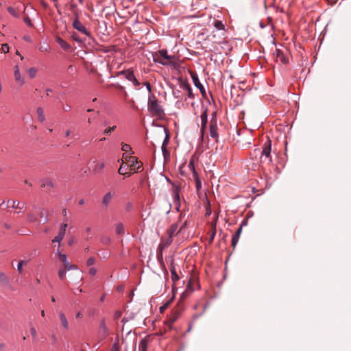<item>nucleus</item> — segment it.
I'll return each mask as SVG.
<instances>
[{
    "mask_svg": "<svg viewBox=\"0 0 351 351\" xmlns=\"http://www.w3.org/2000/svg\"><path fill=\"white\" fill-rule=\"evenodd\" d=\"M215 234H216V225L215 224L213 226V228H212V232H211L210 236V243L213 242Z\"/></svg>",
    "mask_w": 351,
    "mask_h": 351,
    "instance_id": "37",
    "label": "nucleus"
},
{
    "mask_svg": "<svg viewBox=\"0 0 351 351\" xmlns=\"http://www.w3.org/2000/svg\"><path fill=\"white\" fill-rule=\"evenodd\" d=\"M276 58L277 59V61H280V62L283 64H286L288 62L287 58L284 54L283 51L279 49H277L276 50Z\"/></svg>",
    "mask_w": 351,
    "mask_h": 351,
    "instance_id": "12",
    "label": "nucleus"
},
{
    "mask_svg": "<svg viewBox=\"0 0 351 351\" xmlns=\"http://www.w3.org/2000/svg\"><path fill=\"white\" fill-rule=\"evenodd\" d=\"M191 77H192V80H193V82L195 86L199 89L202 96L205 97L206 96L205 88H204L203 85L200 83L197 75L196 73H191Z\"/></svg>",
    "mask_w": 351,
    "mask_h": 351,
    "instance_id": "9",
    "label": "nucleus"
},
{
    "mask_svg": "<svg viewBox=\"0 0 351 351\" xmlns=\"http://www.w3.org/2000/svg\"><path fill=\"white\" fill-rule=\"evenodd\" d=\"M27 220L29 223H33V222L36 221L37 218H36V215L32 212H29L27 214Z\"/></svg>",
    "mask_w": 351,
    "mask_h": 351,
    "instance_id": "25",
    "label": "nucleus"
},
{
    "mask_svg": "<svg viewBox=\"0 0 351 351\" xmlns=\"http://www.w3.org/2000/svg\"><path fill=\"white\" fill-rule=\"evenodd\" d=\"M207 110H204L203 113L201 114V124H207L208 120H207Z\"/></svg>",
    "mask_w": 351,
    "mask_h": 351,
    "instance_id": "29",
    "label": "nucleus"
},
{
    "mask_svg": "<svg viewBox=\"0 0 351 351\" xmlns=\"http://www.w3.org/2000/svg\"><path fill=\"white\" fill-rule=\"evenodd\" d=\"M8 12L12 14L13 16L18 18L19 16L17 12L15 10V9L11 6L8 8Z\"/></svg>",
    "mask_w": 351,
    "mask_h": 351,
    "instance_id": "34",
    "label": "nucleus"
},
{
    "mask_svg": "<svg viewBox=\"0 0 351 351\" xmlns=\"http://www.w3.org/2000/svg\"><path fill=\"white\" fill-rule=\"evenodd\" d=\"M78 14H75V17L73 21V27L77 31L90 37V33L86 29V27L79 21Z\"/></svg>",
    "mask_w": 351,
    "mask_h": 351,
    "instance_id": "4",
    "label": "nucleus"
},
{
    "mask_svg": "<svg viewBox=\"0 0 351 351\" xmlns=\"http://www.w3.org/2000/svg\"><path fill=\"white\" fill-rule=\"evenodd\" d=\"M193 178L195 182L199 180L197 171L193 172Z\"/></svg>",
    "mask_w": 351,
    "mask_h": 351,
    "instance_id": "59",
    "label": "nucleus"
},
{
    "mask_svg": "<svg viewBox=\"0 0 351 351\" xmlns=\"http://www.w3.org/2000/svg\"><path fill=\"white\" fill-rule=\"evenodd\" d=\"M125 168L123 167V165H121L119 167L118 172L121 175H125L127 173L125 171Z\"/></svg>",
    "mask_w": 351,
    "mask_h": 351,
    "instance_id": "50",
    "label": "nucleus"
},
{
    "mask_svg": "<svg viewBox=\"0 0 351 351\" xmlns=\"http://www.w3.org/2000/svg\"><path fill=\"white\" fill-rule=\"evenodd\" d=\"M188 167L190 171H192V173L196 171L193 160H190L189 164L188 165Z\"/></svg>",
    "mask_w": 351,
    "mask_h": 351,
    "instance_id": "46",
    "label": "nucleus"
},
{
    "mask_svg": "<svg viewBox=\"0 0 351 351\" xmlns=\"http://www.w3.org/2000/svg\"><path fill=\"white\" fill-rule=\"evenodd\" d=\"M26 263H27V261H20L19 262V264H18V266H17V269H18V271H19V272L20 274H21L22 271H23V269H22L23 266L24 265H25Z\"/></svg>",
    "mask_w": 351,
    "mask_h": 351,
    "instance_id": "41",
    "label": "nucleus"
},
{
    "mask_svg": "<svg viewBox=\"0 0 351 351\" xmlns=\"http://www.w3.org/2000/svg\"><path fill=\"white\" fill-rule=\"evenodd\" d=\"M66 270L63 267L59 269L58 271V276L61 280H64L65 278Z\"/></svg>",
    "mask_w": 351,
    "mask_h": 351,
    "instance_id": "35",
    "label": "nucleus"
},
{
    "mask_svg": "<svg viewBox=\"0 0 351 351\" xmlns=\"http://www.w3.org/2000/svg\"><path fill=\"white\" fill-rule=\"evenodd\" d=\"M60 321H61L62 326L65 329H68L69 328V323L66 318L65 315L63 313H60Z\"/></svg>",
    "mask_w": 351,
    "mask_h": 351,
    "instance_id": "20",
    "label": "nucleus"
},
{
    "mask_svg": "<svg viewBox=\"0 0 351 351\" xmlns=\"http://www.w3.org/2000/svg\"><path fill=\"white\" fill-rule=\"evenodd\" d=\"M214 26L217 29H224V25L221 21L216 20L214 22Z\"/></svg>",
    "mask_w": 351,
    "mask_h": 351,
    "instance_id": "32",
    "label": "nucleus"
},
{
    "mask_svg": "<svg viewBox=\"0 0 351 351\" xmlns=\"http://www.w3.org/2000/svg\"><path fill=\"white\" fill-rule=\"evenodd\" d=\"M170 271L171 274V279L173 281H176L179 279V276L176 272L175 267L171 264V267L170 268Z\"/></svg>",
    "mask_w": 351,
    "mask_h": 351,
    "instance_id": "22",
    "label": "nucleus"
},
{
    "mask_svg": "<svg viewBox=\"0 0 351 351\" xmlns=\"http://www.w3.org/2000/svg\"><path fill=\"white\" fill-rule=\"evenodd\" d=\"M113 195L114 194L112 193V192H108L104 197H103V199H102V204L105 206V207H107L110 202H111V200L112 199V197H113Z\"/></svg>",
    "mask_w": 351,
    "mask_h": 351,
    "instance_id": "14",
    "label": "nucleus"
},
{
    "mask_svg": "<svg viewBox=\"0 0 351 351\" xmlns=\"http://www.w3.org/2000/svg\"><path fill=\"white\" fill-rule=\"evenodd\" d=\"M160 56H161L162 57V61L164 62H167V65H169V64H171L173 63V60H174V58H175L174 56L168 55L167 51L165 49L160 50Z\"/></svg>",
    "mask_w": 351,
    "mask_h": 351,
    "instance_id": "10",
    "label": "nucleus"
},
{
    "mask_svg": "<svg viewBox=\"0 0 351 351\" xmlns=\"http://www.w3.org/2000/svg\"><path fill=\"white\" fill-rule=\"evenodd\" d=\"M258 152L263 155L269 158V164L271 163L272 159L271 156V141L268 140V141L264 144L262 151Z\"/></svg>",
    "mask_w": 351,
    "mask_h": 351,
    "instance_id": "8",
    "label": "nucleus"
},
{
    "mask_svg": "<svg viewBox=\"0 0 351 351\" xmlns=\"http://www.w3.org/2000/svg\"><path fill=\"white\" fill-rule=\"evenodd\" d=\"M116 233L117 234H124V226L122 223H119L116 225Z\"/></svg>",
    "mask_w": 351,
    "mask_h": 351,
    "instance_id": "24",
    "label": "nucleus"
},
{
    "mask_svg": "<svg viewBox=\"0 0 351 351\" xmlns=\"http://www.w3.org/2000/svg\"><path fill=\"white\" fill-rule=\"evenodd\" d=\"M32 335L35 338L36 337V330L34 327L30 328Z\"/></svg>",
    "mask_w": 351,
    "mask_h": 351,
    "instance_id": "58",
    "label": "nucleus"
},
{
    "mask_svg": "<svg viewBox=\"0 0 351 351\" xmlns=\"http://www.w3.org/2000/svg\"><path fill=\"white\" fill-rule=\"evenodd\" d=\"M148 109L154 115L158 117H162L165 114L162 106L159 104L158 100L154 95L149 97Z\"/></svg>",
    "mask_w": 351,
    "mask_h": 351,
    "instance_id": "1",
    "label": "nucleus"
},
{
    "mask_svg": "<svg viewBox=\"0 0 351 351\" xmlns=\"http://www.w3.org/2000/svg\"><path fill=\"white\" fill-rule=\"evenodd\" d=\"M104 168V163H103V162H101V163L96 162L95 164V166L93 167V171L95 173H97L101 172Z\"/></svg>",
    "mask_w": 351,
    "mask_h": 351,
    "instance_id": "21",
    "label": "nucleus"
},
{
    "mask_svg": "<svg viewBox=\"0 0 351 351\" xmlns=\"http://www.w3.org/2000/svg\"><path fill=\"white\" fill-rule=\"evenodd\" d=\"M239 237H236L234 234L233 235L232 238V246L233 247V248H234L239 241Z\"/></svg>",
    "mask_w": 351,
    "mask_h": 351,
    "instance_id": "45",
    "label": "nucleus"
},
{
    "mask_svg": "<svg viewBox=\"0 0 351 351\" xmlns=\"http://www.w3.org/2000/svg\"><path fill=\"white\" fill-rule=\"evenodd\" d=\"M122 315V313L121 311H116L114 314V319H119Z\"/></svg>",
    "mask_w": 351,
    "mask_h": 351,
    "instance_id": "49",
    "label": "nucleus"
},
{
    "mask_svg": "<svg viewBox=\"0 0 351 351\" xmlns=\"http://www.w3.org/2000/svg\"><path fill=\"white\" fill-rule=\"evenodd\" d=\"M144 84L146 86L147 89L148 90V91H149V93H151V92H152V86H151V84H149V82H145L144 83Z\"/></svg>",
    "mask_w": 351,
    "mask_h": 351,
    "instance_id": "56",
    "label": "nucleus"
},
{
    "mask_svg": "<svg viewBox=\"0 0 351 351\" xmlns=\"http://www.w3.org/2000/svg\"><path fill=\"white\" fill-rule=\"evenodd\" d=\"M169 135L167 134H166V137L162 143V145H167L169 143Z\"/></svg>",
    "mask_w": 351,
    "mask_h": 351,
    "instance_id": "60",
    "label": "nucleus"
},
{
    "mask_svg": "<svg viewBox=\"0 0 351 351\" xmlns=\"http://www.w3.org/2000/svg\"><path fill=\"white\" fill-rule=\"evenodd\" d=\"M67 226L68 224L66 222H64L61 225L58 234L52 240L53 243H58L59 244L60 243V242L64 239Z\"/></svg>",
    "mask_w": 351,
    "mask_h": 351,
    "instance_id": "7",
    "label": "nucleus"
},
{
    "mask_svg": "<svg viewBox=\"0 0 351 351\" xmlns=\"http://www.w3.org/2000/svg\"><path fill=\"white\" fill-rule=\"evenodd\" d=\"M195 185H196V188H197V190H199L201 188L202 184H201L200 180H197L195 182Z\"/></svg>",
    "mask_w": 351,
    "mask_h": 351,
    "instance_id": "61",
    "label": "nucleus"
},
{
    "mask_svg": "<svg viewBox=\"0 0 351 351\" xmlns=\"http://www.w3.org/2000/svg\"><path fill=\"white\" fill-rule=\"evenodd\" d=\"M123 158L128 162L130 167L135 171H138L139 169L142 167L143 164L141 161L138 160V158L135 156H125L123 155Z\"/></svg>",
    "mask_w": 351,
    "mask_h": 351,
    "instance_id": "2",
    "label": "nucleus"
},
{
    "mask_svg": "<svg viewBox=\"0 0 351 351\" xmlns=\"http://www.w3.org/2000/svg\"><path fill=\"white\" fill-rule=\"evenodd\" d=\"M132 208V204L131 203H128L126 206L127 210H130Z\"/></svg>",
    "mask_w": 351,
    "mask_h": 351,
    "instance_id": "62",
    "label": "nucleus"
},
{
    "mask_svg": "<svg viewBox=\"0 0 351 351\" xmlns=\"http://www.w3.org/2000/svg\"><path fill=\"white\" fill-rule=\"evenodd\" d=\"M25 204L16 199L8 200L6 203V206H10L12 208L19 209L17 213H21V210L25 208Z\"/></svg>",
    "mask_w": 351,
    "mask_h": 351,
    "instance_id": "6",
    "label": "nucleus"
},
{
    "mask_svg": "<svg viewBox=\"0 0 351 351\" xmlns=\"http://www.w3.org/2000/svg\"><path fill=\"white\" fill-rule=\"evenodd\" d=\"M259 162H260V163H268L269 164V158L266 157L265 156L261 154Z\"/></svg>",
    "mask_w": 351,
    "mask_h": 351,
    "instance_id": "43",
    "label": "nucleus"
},
{
    "mask_svg": "<svg viewBox=\"0 0 351 351\" xmlns=\"http://www.w3.org/2000/svg\"><path fill=\"white\" fill-rule=\"evenodd\" d=\"M177 230V225L173 224L171 227L167 230V233L170 237H173L175 232Z\"/></svg>",
    "mask_w": 351,
    "mask_h": 351,
    "instance_id": "28",
    "label": "nucleus"
},
{
    "mask_svg": "<svg viewBox=\"0 0 351 351\" xmlns=\"http://www.w3.org/2000/svg\"><path fill=\"white\" fill-rule=\"evenodd\" d=\"M88 273L91 275V276H95L97 273V269L94 267H92L89 269V271Z\"/></svg>",
    "mask_w": 351,
    "mask_h": 351,
    "instance_id": "54",
    "label": "nucleus"
},
{
    "mask_svg": "<svg viewBox=\"0 0 351 351\" xmlns=\"http://www.w3.org/2000/svg\"><path fill=\"white\" fill-rule=\"evenodd\" d=\"M109 351H121L119 346V340L116 339L111 349Z\"/></svg>",
    "mask_w": 351,
    "mask_h": 351,
    "instance_id": "27",
    "label": "nucleus"
},
{
    "mask_svg": "<svg viewBox=\"0 0 351 351\" xmlns=\"http://www.w3.org/2000/svg\"><path fill=\"white\" fill-rule=\"evenodd\" d=\"M206 125L207 124H201V128H200V134H201V138H203L206 129Z\"/></svg>",
    "mask_w": 351,
    "mask_h": 351,
    "instance_id": "47",
    "label": "nucleus"
},
{
    "mask_svg": "<svg viewBox=\"0 0 351 351\" xmlns=\"http://www.w3.org/2000/svg\"><path fill=\"white\" fill-rule=\"evenodd\" d=\"M184 87L186 88V89L187 90V92H188V97H193V91H192V88L191 87L189 86V84H184Z\"/></svg>",
    "mask_w": 351,
    "mask_h": 351,
    "instance_id": "39",
    "label": "nucleus"
},
{
    "mask_svg": "<svg viewBox=\"0 0 351 351\" xmlns=\"http://www.w3.org/2000/svg\"><path fill=\"white\" fill-rule=\"evenodd\" d=\"M148 341L146 339H142L138 346V351H147Z\"/></svg>",
    "mask_w": 351,
    "mask_h": 351,
    "instance_id": "19",
    "label": "nucleus"
},
{
    "mask_svg": "<svg viewBox=\"0 0 351 351\" xmlns=\"http://www.w3.org/2000/svg\"><path fill=\"white\" fill-rule=\"evenodd\" d=\"M63 267L66 270L69 271L71 269H77V266L75 265H71L69 263H66L65 265H63Z\"/></svg>",
    "mask_w": 351,
    "mask_h": 351,
    "instance_id": "40",
    "label": "nucleus"
},
{
    "mask_svg": "<svg viewBox=\"0 0 351 351\" xmlns=\"http://www.w3.org/2000/svg\"><path fill=\"white\" fill-rule=\"evenodd\" d=\"M14 79L16 82H19L21 85H23L25 84V80L21 77L18 66H16L14 68Z\"/></svg>",
    "mask_w": 351,
    "mask_h": 351,
    "instance_id": "15",
    "label": "nucleus"
},
{
    "mask_svg": "<svg viewBox=\"0 0 351 351\" xmlns=\"http://www.w3.org/2000/svg\"><path fill=\"white\" fill-rule=\"evenodd\" d=\"M56 41L60 45V46L64 50L69 51L71 48V45L69 43H67L65 40H64L62 38H60V36L56 37Z\"/></svg>",
    "mask_w": 351,
    "mask_h": 351,
    "instance_id": "13",
    "label": "nucleus"
},
{
    "mask_svg": "<svg viewBox=\"0 0 351 351\" xmlns=\"http://www.w3.org/2000/svg\"><path fill=\"white\" fill-rule=\"evenodd\" d=\"M95 258H93V257H90V258L87 260V261H86V265H87V266H91V265H94V264H95Z\"/></svg>",
    "mask_w": 351,
    "mask_h": 351,
    "instance_id": "48",
    "label": "nucleus"
},
{
    "mask_svg": "<svg viewBox=\"0 0 351 351\" xmlns=\"http://www.w3.org/2000/svg\"><path fill=\"white\" fill-rule=\"evenodd\" d=\"M121 149L125 152H131V154L134 153L133 152H132V148L130 145L125 143H121Z\"/></svg>",
    "mask_w": 351,
    "mask_h": 351,
    "instance_id": "30",
    "label": "nucleus"
},
{
    "mask_svg": "<svg viewBox=\"0 0 351 351\" xmlns=\"http://www.w3.org/2000/svg\"><path fill=\"white\" fill-rule=\"evenodd\" d=\"M0 282H3L5 285L9 283V278L6 274L2 271H0Z\"/></svg>",
    "mask_w": 351,
    "mask_h": 351,
    "instance_id": "26",
    "label": "nucleus"
},
{
    "mask_svg": "<svg viewBox=\"0 0 351 351\" xmlns=\"http://www.w3.org/2000/svg\"><path fill=\"white\" fill-rule=\"evenodd\" d=\"M241 232H242V225H241V226H239V228H238V230H237V232H235L234 235H235L236 237H240V235H241Z\"/></svg>",
    "mask_w": 351,
    "mask_h": 351,
    "instance_id": "52",
    "label": "nucleus"
},
{
    "mask_svg": "<svg viewBox=\"0 0 351 351\" xmlns=\"http://www.w3.org/2000/svg\"><path fill=\"white\" fill-rule=\"evenodd\" d=\"M160 51H158L157 52H155L153 54V60H154V62L159 63V64H161L162 65H167V62H164L162 61V57L161 56H160Z\"/></svg>",
    "mask_w": 351,
    "mask_h": 351,
    "instance_id": "16",
    "label": "nucleus"
},
{
    "mask_svg": "<svg viewBox=\"0 0 351 351\" xmlns=\"http://www.w3.org/2000/svg\"><path fill=\"white\" fill-rule=\"evenodd\" d=\"M62 109H63L64 111L68 112V111L71 110V106L66 104V106H63Z\"/></svg>",
    "mask_w": 351,
    "mask_h": 351,
    "instance_id": "57",
    "label": "nucleus"
},
{
    "mask_svg": "<svg viewBox=\"0 0 351 351\" xmlns=\"http://www.w3.org/2000/svg\"><path fill=\"white\" fill-rule=\"evenodd\" d=\"M217 117L216 114L214 113L213 114V117L210 121V125H209V132H210V136L214 138L216 141L218 140V133H217Z\"/></svg>",
    "mask_w": 351,
    "mask_h": 351,
    "instance_id": "3",
    "label": "nucleus"
},
{
    "mask_svg": "<svg viewBox=\"0 0 351 351\" xmlns=\"http://www.w3.org/2000/svg\"><path fill=\"white\" fill-rule=\"evenodd\" d=\"M172 241H173V237H170L169 236V238L167 239V241H165V246H168L171 243H172Z\"/></svg>",
    "mask_w": 351,
    "mask_h": 351,
    "instance_id": "53",
    "label": "nucleus"
},
{
    "mask_svg": "<svg viewBox=\"0 0 351 351\" xmlns=\"http://www.w3.org/2000/svg\"><path fill=\"white\" fill-rule=\"evenodd\" d=\"M71 38L76 42L77 43H83L84 41V39L81 38L78 34L75 32H73L72 35H71Z\"/></svg>",
    "mask_w": 351,
    "mask_h": 351,
    "instance_id": "33",
    "label": "nucleus"
},
{
    "mask_svg": "<svg viewBox=\"0 0 351 351\" xmlns=\"http://www.w3.org/2000/svg\"><path fill=\"white\" fill-rule=\"evenodd\" d=\"M176 206V209L179 211L180 207V202H176L174 203Z\"/></svg>",
    "mask_w": 351,
    "mask_h": 351,
    "instance_id": "63",
    "label": "nucleus"
},
{
    "mask_svg": "<svg viewBox=\"0 0 351 351\" xmlns=\"http://www.w3.org/2000/svg\"><path fill=\"white\" fill-rule=\"evenodd\" d=\"M124 75L125 77L128 80L132 82L135 86H138L140 85V83L138 82L137 79L135 77V76L134 75V71L132 70H131V69L123 70V71L119 72L117 74V75Z\"/></svg>",
    "mask_w": 351,
    "mask_h": 351,
    "instance_id": "5",
    "label": "nucleus"
},
{
    "mask_svg": "<svg viewBox=\"0 0 351 351\" xmlns=\"http://www.w3.org/2000/svg\"><path fill=\"white\" fill-rule=\"evenodd\" d=\"M9 51V46L8 44H3L1 48L0 49V52L1 53H8Z\"/></svg>",
    "mask_w": 351,
    "mask_h": 351,
    "instance_id": "44",
    "label": "nucleus"
},
{
    "mask_svg": "<svg viewBox=\"0 0 351 351\" xmlns=\"http://www.w3.org/2000/svg\"><path fill=\"white\" fill-rule=\"evenodd\" d=\"M24 21H25V23L28 26H29V27H32V25H32V22H31L30 19H29L28 16H27V17H25V18L24 19Z\"/></svg>",
    "mask_w": 351,
    "mask_h": 351,
    "instance_id": "51",
    "label": "nucleus"
},
{
    "mask_svg": "<svg viewBox=\"0 0 351 351\" xmlns=\"http://www.w3.org/2000/svg\"><path fill=\"white\" fill-rule=\"evenodd\" d=\"M162 151L164 156H165L167 154H169V152L166 149V145H162Z\"/></svg>",
    "mask_w": 351,
    "mask_h": 351,
    "instance_id": "55",
    "label": "nucleus"
},
{
    "mask_svg": "<svg viewBox=\"0 0 351 351\" xmlns=\"http://www.w3.org/2000/svg\"><path fill=\"white\" fill-rule=\"evenodd\" d=\"M36 114L38 116V120L40 122L45 121V114H44V110H43V108H41V107L37 108V109H36Z\"/></svg>",
    "mask_w": 351,
    "mask_h": 351,
    "instance_id": "17",
    "label": "nucleus"
},
{
    "mask_svg": "<svg viewBox=\"0 0 351 351\" xmlns=\"http://www.w3.org/2000/svg\"><path fill=\"white\" fill-rule=\"evenodd\" d=\"M179 188L178 187H176L173 191V200H174V203L176 202H180V195H179Z\"/></svg>",
    "mask_w": 351,
    "mask_h": 351,
    "instance_id": "23",
    "label": "nucleus"
},
{
    "mask_svg": "<svg viewBox=\"0 0 351 351\" xmlns=\"http://www.w3.org/2000/svg\"><path fill=\"white\" fill-rule=\"evenodd\" d=\"M101 242L105 245H109L111 242V239L107 236H103L101 239Z\"/></svg>",
    "mask_w": 351,
    "mask_h": 351,
    "instance_id": "38",
    "label": "nucleus"
},
{
    "mask_svg": "<svg viewBox=\"0 0 351 351\" xmlns=\"http://www.w3.org/2000/svg\"><path fill=\"white\" fill-rule=\"evenodd\" d=\"M28 74L29 75V77L31 78H34L36 75V73H37V70L36 68L34 67H32V68H30L29 70H28Z\"/></svg>",
    "mask_w": 351,
    "mask_h": 351,
    "instance_id": "36",
    "label": "nucleus"
},
{
    "mask_svg": "<svg viewBox=\"0 0 351 351\" xmlns=\"http://www.w3.org/2000/svg\"><path fill=\"white\" fill-rule=\"evenodd\" d=\"M116 128H117V126H116V125H114V126H112V127H108V128H106V129L104 131V134H110L112 132L114 131Z\"/></svg>",
    "mask_w": 351,
    "mask_h": 351,
    "instance_id": "42",
    "label": "nucleus"
},
{
    "mask_svg": "<svg viewBox=\"0 0 351 351\" xmlns=\"http://www.w3.org/2000/svg\"><path fill=\"white\" fill-rule=\"evenodd\" d=\"M56 255L58 256V259L60 260V261H61L62 263H63V265H65L66 263H68V261H67V256L66 254H62L59 249H58L57 250V253H56Z\"/></svg>",
    "mask_w": 351,
    "mask_h": 351,
    "instance_id": "18",
    "label": "nucleus"
},
{
    "mask_svg": "<svg viewBox=\"0 0 351 351\" xmlns=\"http://www.w3.org/2000/svg\"><path fill=\"white\" fill-rule=\"evenodd\" d=\"M46 186L53 188L54 186H53V184L51 182V180L47 179V180H44L41 184V187H43V188H45Z\"/></svg>",
    "mask_w": 351,
    "mask_h": 351,
    "instance_id": "31",
    "label": "nucleus"
},
{
    "mask_svg": "<svg viewBox=\"0 0 351 351\" xmlns=\"http://www.w3.org/2000/svg\"><path fill=\"white\" fill-rule=\"evenodd\" d=\"M39 49L41 51H48V47H43L42 46V47H40Z\"/></svg>",
    "mask_w": 351,
    "mask_h": 351,
    "instance_id": "64",
    "label": "nucleus"
},
{
    "mask_svg": "<svg viewBox=\"0 0 351 351\" xmlns=\"http://www.w3.org/2000/svg\"><path fill=\"white\" fill-rule=\"evenodd\" d=\"M99 332L102 338H105L108 335V329L106 326L105 319H103L99 324Z\"/></svg>",
    "mask_w": 351,
    "mask_h": 351,
    "instance_id": "11",
    "label": "nucleus"
}]
</instances>
